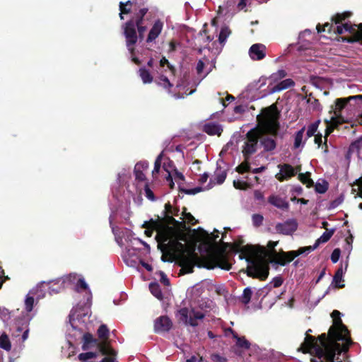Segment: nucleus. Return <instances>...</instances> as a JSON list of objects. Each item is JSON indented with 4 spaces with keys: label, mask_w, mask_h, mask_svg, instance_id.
I'll return each mask as SVG.
<instances>
[{
    "label": "nucleus",
    "mask_w": 362,
    "mask_h": 362,
    "mask_svg": "<svg viewBox=\"0 0 362 362\" xmlns=\"http://www.w3.org/2000/svg\"><path fill=\"white\" fill-rule=\"evenodd\" d=\"M99 339L102 341H107L109 338L110 331L106 325H101L97 331Z\"/></svg>",
    "instance_id": "obj_42"
},
{
    "label": "nucleus",
    "mask_w": 362,
    "mask_h": 362,
    "mask_svg": "<svg viewBox=\"0 0 362 362\" xmlns=\"http://www.w3.org/2000/svg\"><path fill=\"white\" fill-rule=\"evenodd\" d=\"M315 191L320 194H324L327 190V183L324 182L323 184L317 183L315 185Z\"/></svg>",
    "instance_id": "obj_63"
},
{
    "label": "nucleus",
    "mask_w": 362,
    "mask_h": 362,
    "mask_svg": "<svg viewBox=\"0 0 362 362\" xmlns=\"http://www.w3.org/2000/svg\"><path fill=\"white\" fill-rule=\"evenodd\" d=\"M97 347L102 355L115 356L117 354L116 351L110 346L107 341H99Z\"/></svg>",
    "instance_id": "obj_29"
},
{
    "label": "nucleus",
    "mask_w": 362,
    "mask_h": 362,
    "mask_svg": "<svg viewBox=\"0 0 362 362\" xmlns=\"http://www.w3.org/2000/svg\"><path fill=\"white\" fill-rule=\"evenodd\" d=\"M233 186L237 189H247L250 187V185L245 181H242L240 180L233 181Z\"/></svg>",
    "instance_id": "obj_55"
},
{
    "label": "nucleus",
    "mask_w": 362,
    "mask_h": 362,
    "mask_svg": "<svg viewBox=\"0 0 362 362\" xmlns=\"http://www.w3.org/2000/svg\"><path fill=\"white\" fill-rule=\"evenodd\" d=\"M72 279H76V276H72V275H69V276H64L62 279H59L58 280H56V281H51L50 283V286H49V289L55 293H59L62 289H63L64 288V284L66 282H69V281H72Z\"/></svg>",
    "instance_id": "obj_24"
},
{
    "label": "nucleus",
    "mask_w": 362,
    "mask_h": 362,
    "mask_svg": "<svg viewBox=\"0 0 362 362\" xmlns=\"http://www.w3.org/2000/svg\"><path fill=\"white\" fill-rule=\"evenodd\" d=\"M228 331H230L233 335V338L236 339V345L240 347L245 349H249L250 348V343L249 341H247L245 337H239L237 332H235L233 329L231 328L228 329Z\"/></svg>",
    "instance_id": "obj_31"
},
{
    "label": "nucleus",
    "mask_w": 362,
    "mask_h": 362,
    "mask_svg": "<svg viewBox=\"0 0 362 362\" xmlns=\"http://www.w3.org/2000/svg\"><path fill=\"white\" fill-rule=\"evenodd\" d=\"M123 34L126 40V44L136 45L138 41L136 28L132 21H127L122 25Z\"/></svg>",
    "instance_id": "obj_15"
},
{
    "label": "nucleus",
    "mask_w": 362,
    "mask_h": 362,
    "mask_svg": "<svg viewBox=\"0 0 362 362\" xmlns=\"http://www.w3.org/2000/svg\"><path fill=\"white\" fill-rule=\"evenodd\" d=\"M164 210L162 212V216H155V219L151 218V223L157 226L163 227V235H166L174 230V226H185L184 221L180 222L174 218L179 214V209L173 208L171 204L168 202L165 204Z\"/></svg>",
    "instance_id": "obj_7"
},
{
    "label": "nucleus",
    "mask_w": 362,
    "mask_h": 362,
    "mask_svg": "<svg viewBox=\"0 0 362 362\" xmlns=\"http://www.w3.org/2000/svg\"><path fill=\"white\" fill-rule=\"evenodd\" d=\"M163 239V243L160 245L159 250L162 252L163 255L161 259L166 262L165 256L173 257L180 254L191 252L189 250L185 244L182 243L180 241H186L185 235L182 233L177 231L174 227V230L163 235L160 234Z\"/></svg>",
    "instance_id": "obj_3"
},
{
    "label": "nucleus",
    "mask_w": 362,
    "mask_h": 362,
    "mask_svg": "<svg viewBox=\"0 0 362 362\" xmlns=\"http://www.w3.org/2000/svg\"><path fill=\"white\" fill-rule=\"evenodd\" d=\"M295 85L294 81L291 78H286L278 83L272 88L271 92L276 93L291 88Z\"/></svg>",
    "instance_id": "obj_32"
},
{
    "label": "nucleus",
    "mask_w": 362,
    "mask_h": 362,
    "mask_svg": "<svg viewBox=\"0 0 362 362\" xmlns=\"http://www.w3.org/2000/svg\"><path fill=\"white\" fill-rule=\"evenodd\" d=\"M335 107H337L335 105ZM341 110H339L337 107H335L334 115L335 116H332L330 118V120L325 119V122L327 124L325 129V145L326 148H327V136L334 132L335 129H337L340 124L345 122L344 118L339 115Z\"/></svg>",
    "instance_id": "obj_13"
},
{
    "label": "nucleus",
    "mask_w": 362,
    "mask_h": 362,
    "mask_svg": "<svg viewBox=\"0 0 362 362\" xmlns=\"http://www.w3.org/2000/svg\"><path fill=\"white\" fill-rule=\"evenodd\" d=\"M287 75L286 72L284 69H280L275 73H273L269 78L270 81L269 86L272 83H277L279 81L281 80Z\"/></svg>",
    "instance_id": "obj_40"
},
{
    "label": "nucleus",
    "mask_w": 362,
    "mask_h": 362,
    "mask_svg": "<svg viewBox=\"0 0 362 362\" xmlns=\"http://www.w3.org/2000/svg\"><path fill=\"white\" fill-rule=\"evenodd\" d=\"M230 30L228 29V28L226 27V28H221V32L219 33V36H218V41L221 44H223L227 37H228V35H230Z\"/></svg>",
    "instance_id": "obj_52"
},
{
    "label": "nucleus",
    "mask_w": 362,
    "mask_h": 362,
    "mask_svg": "<svg viewBox=\"0 0 362 362\" xmlns=\"http://www.w3.org/2000/svg\"><path fill=\"white\" fill-rule=\"evenodd\" d=\"M223 252H212L206 256L199 257L194 251H191L170 257L168 261L173 262L174 259H177L182 269L185 270V272L187 274L192 273L195 266L199 268H206L207 269L220 268L223 270L229 271L230 265L224 259Z\"/></svg>",
    "instance_id": "obj_1"
},
{
    "label": "nucleus",
    "mask_w": 362,
    "mask_h": 362,
    "mask_svg": "<svg viewBox=\"0 0 362 362\" xmlns=\"http://www.w3.org/2000/svg\"><path fill=\"white\" fill-rule=\"evenodd\" d=\"M134 168L140 170L141 171L146 170L148 168V163L147 161H139L138 162Z\"/></svg>",
    "instance_id": "obj_64"
},
{
    "label": "nucleus",
    "mask_w": 362,
    "mask_h": 362,
    "mask_svg": "<svg viewBox=\"0 0 362 362\" xmlns=\"http://www.w3.org/2000/svg\"><path fill=\"white\" fill-rule=\"evenodd\" d=\"M351 101L354 102V105H356L357 106L360 107L361 105H362V95H356L349 96L348 98H337L335 100V105L337 106V108L339 109V110H341L348 105H352L350 103ZM357 122L359 125H362V113L359 115L358 118L357 119Z\"/></svg>",
    "instance_id": "obj_14"
},
{
    "label": "nucleus",
    "mask_w": 362,
    "mask_h": 362,
    "mask_svg": "<svg viewBox=\"0 0 362 362\" xmlns=\"http://www.w3.org/2000/svg\"><path fill=\"white\" fill-rule=\"evenodd\" d=\"M279 173L276 174L275 177L279 182L288 180L295 176L293 167L288 163L278 165Z\"/></svg>",
    "instance_id": "obj_21"
},
{
    "label": "nucleus",
    "mask_w": 362,
    "mask_h": 362,
    "mask_svg": "<svg viewBox=\"0 0 362 362\" xmlns=\"http://www.w3.org/2000/svg\"><path fill=\"white\" fill-rule=\"evenodd\" d=\"M320 123V120H317L312 124H310L308 127L306 132V135L308 138L313 136L315 135V132H317V129L318 128L319 124Z\"/></svg>",
    "instance_id": "obj_50"
},
{
    "label": "nucleus",
    "mask_w": 362,
    "mask_h": 362,
    "mask_svg": "<svg viewBox=\"0 0 362 362\" xmlns=\"http://www.w3.org/2000/svg\"><path fill=\"white\" fill-rule=\"evenodd\" d=\"M16 332H23V334H22V341H25L28 337V334H29V328L28 327V324L25 323V327H18L17 329H16Z\"/></svg>",
    "instance_id": "obj_60"
},
{
    "label": "nucleus",
    "mask_w": 362,
    "mask_h": 362,
    "mask_svg": "<svg viewBox=\"0 0 362 362\" xmlns=\"http://www.w3.org/2000/svg\"><path fill=\"white\" fill-rule=\"evenodd\" d=\"M167 66L169 70L172 72L173 75L175 74L176 69L174 66L170 64L169 61L165 57H163L160 60V66L161 67H163L165 66Z\"/></svg>",
    "instance_id": "obj_56"
},
{
    "label": "nucleus",
    "mask_w": 362,
    "mask_h": 362,
    "mask_svg": "<svg viewBox=\"0 0 362 362\" xmlns=\"http://www.w3.org/2000/svg\"><path fill=\"white\" fill-rule=\"evenodd\" d=\"M267 47L264 45L256 43L249 49V56L254 61H259L266 57Z\"/></svg>",
    "instance_id": "obj_22"
},
{
    "label": "nucleus",
    "mask_w": 362,
    "mask_h": 362,
    "mask_svg": "<svg viewBox=\"0 0 362 362\" xmlns=\"http://www.w3.org/2000/svg\"><path fill=\"white\" fill-rule=\"evenodd\" d=\"M34 303V298L28 295L25 300V309L27 312L30 313L33 310Z\"/></svg>",
    "instance_id": "obj_53"
},
{
    "label": "nucleus",
    "mask_w": 362,
    "mask_h": 362,
    "mask_svg": "<svg viewBox=\"0 0 362 362\" xmlns=\"http://www.w3.org/2000/svg\"><path fill=\"white\" fill-rule=\"evenodd\" d=\"M268 202L276 208L283 210H288L289 208L288 202L278 195L272 194L269 196L268 198Z\"/></svg>",
    "instance_id": "obj_25"
},
{
    "label": "nucleus",
    "mask_w": 362,
    "mask_h": 362,
    "mask_svg": "<svg viewBox=\"0 0 362 362\" xmlns=\"http://www.w3.org/2000/svg\"><path fill=\"white\" fill-rule=\"evenodd\" d=\"M163 25L164 23L160 19H157L154 22L147 35L146 40V43L154 42L156 40V38L160 35Z\"/></svg>",
    "instance_id": "obj_23"
},
{
    "label": "nucleus",
    "mask_w": 362,
    "mask_h": 362,
    "mask_svg": "<svg viewBox=\"0 0 362 362\" xmlns=\"http://www.w3.org/2000/svg\"><path fill=\"white\" fill-rule=\"evenodd\" d=\"M362 136L356 141L352 142L349 147L348 154H356L361 159L362 156Z\"/></svg>",
    "instance_id": "obj_26"
},
{
    "label": "nucleus",
    "mask_w": 362,
    "mask_h": 362,
    "mask_svg": "<svg viewBox=\"0 0 362 362\" xmlns=\"http://www.w3.org/2000/svg\"><path fill=\"white\" fill-rule=\"evenodd\" d=\"M98 343V340L94 338L92 334L86 332L83 336L82 349L84 351L90 349L91 346H97Z\"/></svg>",
    "instance_id": "obj_28"
},
{
    "label": "nucleus",
    "mask_w": 362,
    "mask_h": 362,
    "mask_svg": "<svg viewBox=\"0 0 362 362\" xmlns=\"http://www.w3.org/2000/svg\"><path fill=\"white\" fill-rule=\"evenodd\" d=\"M317 346L318 342L317 339L312 335L307 334L305 337L304 342L301 344L298 351L303 354L310 353L313 354L314 357L315 356V349L317 348Z\"/></svg>",
    "instance_id": "obj_16"
},
{
    "label": "nucleus",
    "mask_w": 362,
    "mask_h": 362,
    "mask_svg": "<svg viewBox=\"0 0 362 362\" xmlns=\"http://www.w3.org/2000/svg\"><path fill=\"white\" fill-rule=\"evenodd\" d=\"M133 6V2L132 1H127L126 2L120 1L119 4V16L121 20L124 19V14H129L132 12Z\"/></svg>",
    "instance_id": "obj_33"
},
{
    "label": "nucleus",
    "mask_w": 362,
    "mask_h": 362,
    "mask_svg": "<svg viewBox=\"0 0 362 362\" xmlns=\"http://www.w3.org/2000/svg\"><path fill=\"white\" fill-rule=\"evenodd\" d=\"M307 103L310 105V110L313 112L320 111L322 110L321 105L319 102V100L314 98H307Z\"/></svg>",
    "instance_id": "obj_44"
},
{
    "label": "nucleus",
    "mask_w": 362,
    "mask_h": 362,
    "mask_svg": "<svg viewBox=\"0 0 362 362\" xmlns=\"http://www.w3.org/2000/svg\"><path fill=\"white\" fill-rule=\"evenodd\" d=\"M252 223L255 227H259L262 225L264 217L262 215L259 214H255L252 217Z\"/></svg>",
    "instance_id": "obj_57"
},
{
    "label": "nucleus",
    "mask_w": 362,
    "mask_h": 362,
    "mask_svg": "<svg viewBox=\"0 0 362 362\" xmlns=\"http://www.w3.org/2000/svg\"><path fill=\"white\" fill-rule=\"evenodd\" d=\"M157 83L158 85L163 86L165 89H167L169 93H170V88L173 86L168 77L163 75L159 77V81L157 82Z\"/></svg>",
    "instance_id": "obj_45"
},
{
    "label": "nucleus",
    "mask_w": 362,
    "mask_h": 362,
    "mask_svg": "<svg viewBox=\"0 0 362 362\" xmlns=\"http://www.w3.org/2000/svg\"><path fill=\"white\" fill-rule=\"evenodd\" d=\"M134 173L135 175V179L138 182H144L146 180V177L145 174L144 173V171H141L140 170L134 168Z\"/></svg>",
    "instance_id": "obj_61"
},
{
    "label": "nucleus",
    "mask_w": 362,
    "mask_h": 362,
    "mask_svg": "<svg viewBox=\"0 0 362 362\" xmlns=\"http://www.w3.org/2000/svg\"><path fill=\"white\" fill-rule=\"evenodd\" d=\"M333 28H334V25L332 23H326L323 25L318 24L317 25V33H322V32H327L328 33H331Z\"/></svg>",
    "instance_id": "obj_51"
},
{
    "label": "nucleus",
    "mask_w": 362,
    "mask_h": 362,
    "mask_svg": "<svg viewBox=\"0 0 362 362\" xmlns=\"http://www.w3.org/2000/svg\"><path fill=\"white\" fill-rule=\"evenodd\" d=\"M278 243V241H269L267 243V247L269 249V251L264 247H258V257L262 255L268 257L270 262L280 265V262L286 260V256L283 255L282 253H286L287 252H284L283 250L277 252L275 250V247L277 245Z\"/></svg>",
    "instance_id": "obj_9"
},
{
    "label": "nucleus",
    "mask_w": 362,
    "mask_h": 362,
    "mask_svg": "<svg viewBox=\"0 0 362 362\" xmlns=\"http://www.w3.org/2000/svg\"><path fill=\"white\" fill-rule=\"evenodd\" d=\"M149 290L151 293L158 299L163 298V293L160 289V285L156 282H151L149 284Z\"/></svg>",
    "instance_id": "obj_41"
},
{
    "label": "nucleus",
    "mask_w": 362,
    "mask_h": 362,
    "mask_svg": "<svg viewBox=\"0 0 362 362\" xmlns=\"http://www.w3.org/2000/svg\"><path fill=\"white\" fill-rule=\"evenodd\" d=\"M250 165L249 163V160H245L242 162L238 166L236 167L235 171L240 174H243L245 173L249 172L250 170Z\"/></svg>",
    "instance_id": "obj_48"
},
{
    "label": "nucleus",
    "mask_w": 362,
    "mask_h": 362,
    "mask_svg": "<svg viewBox=\"0 0 362 362\" xmlns=\"http://www.w3.org/2000/svg\"><path fill=\"white\" fill-rule=\"evenodd\" d=\"M172 327L173 322L167 315L160 316L154 321V331L156 333L168 332Z\"/></svg>",
    "instance_id": "obj_18"
},
{
    "label": "nucleus",
    "mask_w": 362,
    "mask_h": 362,
    "mask_svg": "<svg viewBox=\"0 0 362 362\" xmlns=\"http://www.w3.org/2000/svg\"><path fill=\"white\" fill-rule=\"evenodd\" d=\"M148 11V8L144 7L140 8L138 11H136L134 14V17L129 21H132L134 23V25H144V17Z\"/></svg>",
    "instance_id": "obj_27"
},
{
    "label": "nucleus",
    "mask_w": 362,
    "mask_h": 362,
    "mask_svg": "<svg viewBox=\"0 0 362 362\" xmlns=\"http://www.w3.org/2000/svg\"><path fill=\"white\" fill-rule=\"evenodd\" d=\"M331 317L333 324L329 329V335L331 339L335 341H341L343 343V348L341 351H348L354 341L351 338L349 330L341 319V313L334 310L331 313Z\"/></svg>",
    "instance_id": "obj_6"
},
{
    "label": "nucleus",
    "mask_w": 362,
    "mask_h": 362,
    "mask_svg": "<svg viewBox=\"0 0 362 362\" xmlns=\"http://www.w3.org/2000/svg\"><path fill=\"white\" fill-rule=\"evenodd\" d=\"M259 136V132L256 129H252L246 134L247 141L242 151L245 160H250V156L256 153Z\"/></svg>",
    "instance_id": "obj_10"
},
{
    "label": "nucleus",
    "mask_w": 362,
    "mask_h": 362,
    "mask_svg": "<svg viewBox=\"0 0 362 362\" xmlns=\"http://www.w3.org/2000/svg\"><path fill=\"white\" fill-rule=\"evenodd\" d=\"M142 228H146L144 233L147 237H151L153 230H156L157 233L156 235V240L158 242V248L159 249L160 245L163 243V239L160 236V234L163 232V227L151 223L150 219L143 223Z\"/></svg>",
    "instance_id": "obj_20"
},
{
    "label": "nucleus",
    "mask_w": 362,
    "mask_h": 362,
    "mask_svg": "<svg viewBox=\"0 0 362 362\" xmlns=\"http://www.w3.org/2000/svg\"><path fill=\"white\" fill-rule=\"evenodd\" d=\"M341 25L344 31L349 32L351 34L350 37H345L343 39V41L353 43L362 40V23L352 25L351 23H345L341 24Z\"/></svg>",
    "instance_id": "obj_12"
},
{
    "label": "nucleus",
    "mask_w": 362,
    "mask_h": 362,
    "mask_svg": "<svg viewBox=\"0 0 362 362\" xmlns=\"http://www.w3.org/2000/svg\"><path fill=\"white\" fill-rule=\"evenodd\" d=\"M251 266H248L247 268V274L250 277L259 279L262 281H264L269 276V267L262 264H257L255 261V258H252V262Z\"/></svg>",
    "instance_id": "obj_11"
},
{
    "label": "nucleus",
    "mask_w": 362,
    "mask_h": 362,
    "mask_svg": "<svg viewBox=\"0 0 362 362\" xmlns=\"http://www.w3.org/2000/svg\"><path fill=\"white\" fill-rule=\"evenodd\" d=\"M252 291L251 288L247 287L244 288L243 294L239 297V301L244 305H247L251 300Z\"/></svg>",
    "instance_id": "obj_38"
},
{
    "label": "nucleus",
    "mask_w": 362,
    "mask_h": 362,
    "mask_svg": "<svg viewBox=\"0 0 362 362\" xmlns=\"http://www.w3.org/2000/svg\"><path fill=\"white\" fill-rule=\"evenodd\" d=\"M261 145L264 147V151H272L276 147V141L269 136L263 137L260 141Z\"/></svg>",
    "instance_id": "obj_34"
},
{
    "label": "nucleus",
    "mask_w": 362,
    "mask_h": 362,
    "mask_svg": "<svg viewBox=\"0 0 362 362\" xmlns=\"http://www.w3.org/2000/svg\"><path fill=\"white\" fill-rule=\"evenodd\" d=\"M144 191H145V194H146V197L151 200V201H155L156 200V197L153 192V191L150 189L149 187V185H148V183L146 182L145 184V186H144Z\"/></svg>",
    "instance_id": "obj_62"
},
{
    "label": "nucleus",
    "mask_w": 362,
    "mask_h": 362,
    "mask_svg": "<svg viewBox=\"0 0 362 362\" xmlns=\"http://www.w3.org/2000/svg\"><path fill=\"white\" fill-rule=\"evenodd\" d=\"M243 240L236 241L233 243L221 242V246L217 247L213 252H223V256L226 262L230 265V269L232 264L229 262V257L227 250H229L233 253H240L241 259H245L247 262H252V258L258 257L257 247L251 245H243Z\"/></svg>",
    "instance_id": "obj_5"
},
{
    "label": "nucleus",
    "mask_w": 362,
    "mask_h": 362,
    "mask_svg": "<svg viewBox=\"0 0 362 362\" xmlns=\"http://www.w3.org/2000/svg\"><path fill=\"white\" fill-rule=\"evenodd\" d=\"M204 131L210 136H220L223 132V129L218 124L208 123L204 126Z\"/></svg>",
    "instance_id": "obj_30"
},
{
    "label": "nucleus",
    "mask_w": 362,
    "mask_h": 362,
    "mask_svg": "<svg viewBox=\"0 0 362 362\" xmlns=\"http://www.w3.org/2000/svg\"><path fill=\"white\" fill-rule=\"evenodd\" d=\"M334 231L335 229L334 228L330 230L327 229V230L324 232L323 234L315 241V245H316V247H317L320 243H327L332 238Z\"/></svg>",
    "instance_id": "obj_36"
},
{
    "label": "nucleus",
    "mask_w": 362,
    "mask_h": 362,
    "mask_svg": "<svg viewBox=\"0 0 362 362\" xmlns=\"http://www.w3.org/2000/svg\"><path fill=\"white\" fill-rule=\"evenodd\" d=\"M202 190L203 189L201 187H197L192 189L180 188V191L184 192L186 194H196Z\"/></svg>",
    "instance_id": "obj_59"
},
{
    "label": "nucleus",
    "mask_w": 362,
    "mask_h": 362,
    "mask_svg": "<svg viewBox=\"0 0 362 362\" xmlns=\"http://www.w3.org/2000/svg\"><path fill=\"white\" fill-rule=\"evenodd\" d=\"M305 132V127L298 131L295 134L293 148H298L300 146L303 141V134Z\"/></svg>",
    "instance_id": "obj_47"
},
{
    "label": "nucleus",
    "mask_w": 362,
    "mask_h": 362,
    "mask_svg": "<svg viewBox=\"0 0 362 362\" xmlns=\"http://www.w3.org/2000/svg\"><path fill=\"white\" fill-rule=\"evenodd\" d=\"M162 158H163V153H160L156 160H155V163H154V168H153V170L152 171V176L153 177H156L157 175L160 172V166H161V160H162Z\"/></svg>",
    "instance_id": "obj_49"
},
{
    "label": "nucleus",
    "mask_w": 362,
    "mask_h": 362,
    "mask_svg": "<svg viewBox=\"0 0 362 362\" xmlns=\"http://www.w3.org/2000/svg\"><path fill=\"white\" fill-rule=\"evenodd\" d=\"M351 16V12H344L342 13H337L332 18V22H334L336 25L341 24L342 21H345L346 18H349Z\"/></svg>",
    "instance_id": "obj_43"
},
{
    "label": "nucleus",
    "mask_w": 362,
    "mask_h": 362,
    "mask_svg": "<svg viewBox=\"0 0 362 362\" xmlns=\"http://www.w3.org/2000/svg\"><path fill=\"white\" fill-rule=\"evenodd\" d=\"M298 179L307 187H311L314 185L313 180L310 178V173L307 172L305 173H298Z\"/></svg>",
    "instance_id": "obj_39"
},
{
    "label": "nucleus",
    "mask_w": 362,
    "mask_h": 362,
    "mask_svg": "<svg viewBox=\"0 0 362 362\" xmlns=\"http://www.w3.org/2000/svg\"><path fill=\"white\" fill-rule=\"evenodd\" d=\"M176 315L179 316L180 321L192 327H197L198 325V320H202L205 317V315L202 312L197 311L194 308L189 310L186 307L178 310Z\"/></svg>",
    "instance_id": "obj_8"
},
{
    "label": "nucleus",
    "mask_w": 362,
    "mask_h": 362,
    "mask_svg": "<svg viewBox=\"0 0 362 362\" xmlns=\"http://www.w3.org/2000/svg\"><path fill=\"white\" fill-rule=\"evenodd\" d=\"M316 245L315 244L313 246L300 247L298 250H291L286 253H282L283 255L286 256V260L280 262L281 266H285L286 264L291 262L296 257L305 253L310 252L315 250Z\"/></svg>",
    "instance_id": "obj_19"
},
{
    "label": "nucleus",
    "mask_w": 362,
    "mask_h": 362,
    "mask_svg": "<svg viewBox=\"0 0 362 362\" xmlns=\"http://www.w3.org/2000/svg\"><path fill=\"white\" fill-rule=\"evenodd\" d=\"M298 228V223L295 219H288L284 223H279L276 225L275 229L277 233L283 235H291Z\"/></svg>",
    "instance_id": "obj_17"
},
{
    "label": "nucleus",
    "mask_w": 362,
    "mask_h": 362,
    "mask_svg": "<svg viewBox=\"0 0 362 362\" xmlns=\"http://www.w3.org/2000/svg\"><path fill=\"white\" fill-rule=\"evenodd\" d=\"M318 346L315 349V356L310 358V362H342L335 358L336 354L340 355L343 348V343L341 341H335L330 338L329 332L323 333L317 337Z\"/></svg>",
    "instance_id": "obj_2"
},
{
    "label": "nucleus",
    "mask_w": 362,
    "mask_h": 362,
    "mask_svg": "<svg viewBox=\"0 0 362 362\" xmlns=\"http://www.w3.org/2000/svg\"><path fill=\"white\" fill-rule=\"evenodd\" d=\"M343 268L342 266H341L335 272L334 276H333V281L332 284H334V286L337 288H342L344 287V284H341V281H343Z\"/></svg>",
    "instance_id": "obj_35"
},
{
    "label": "nucleus",
    "mask_w": 362,
    "mask_h": 362,
    "mask_svg": "<svg viewBox=\"0 0 362 362\" xmlns=\"http://www.w3.org/2000/svg\"><path fill=\"white\" fill-rule=\"evenodd\" d=\"M0 348L6 351H10L11 349L9 338L6 334H2L0 336Z\"/></svg>",
    "instance_id": "obj_46"
},
{
    "label": "nucleus",
    "mask_w": 362,
    "mask_h": 362,
    "mask_svg": "<svg viewBox=\"0 0 362 362\" xmlns=\"http://www.w3.org/2000/svg\"><path fill=\"white\" fill-rule=\"evenodd\" d=\"M280 117L281 112L274 103L263 108L257 115V120L264 134L276 137L281 128Z\"/></svg>",
    "instance_id": "obj_4"
},
{
    "label": "nucleus",
    "mask_w": 362,
    "mask_h": 362,
    "mask_svg": "<svg viewBox=\"0 0 362 362\" xmlns=\"http://www.w3.org/2000/svg\"><path fill=\"white\" fill-rule=\"evenodd\" d=\"M97 356V354L95 352H86L81 353L78 356V359L81 361L85 362L88 359L94 358Z\"/></svg>",
    "instance_id": "obj_54"
},
{
    "label": "nucleus",
    "mask_w": 362,
    "mask_h": 362,
    "mask_svg": "<svg viewBox=\"0 0 362 362\" xmlns=\"http://www.w3.org/2000/svg\"><path fill=\"white\" fill-rule=\"evenodd\" d=\"M187 209L185 207L183 208V215L187 221V223L191 225H195L197 223V221L195 218L189 212H187Z\"/></svg>",
    "instance_id": "obj_58"
},
{
    "label": "nucleus",
    "mask_w": 362,
    "mask_h": 362,
    "mask_svg": "<svg viewBox=\"0 0 362 362\" xmlns=\"http://www.w3.org/2000/svg\"><path fill=\"white\" fill-rule=\"evenodd\" d=\"M139 76L141 77L142 81L144 83H151L153 78L148 70H147L146 68L142 67L140 68L139 70Z\"/></svg>",
    "instance_id": "obj_37"
}]
</instances>
